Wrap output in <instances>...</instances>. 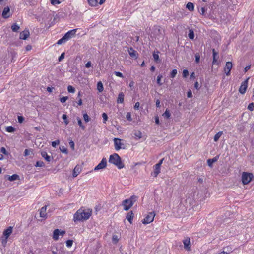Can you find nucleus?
Here are the masks:
<instances>
[{
    "label": "nucleus",
    "instance_id": "a878e982",
    "mask_svg": "<svg viewBox=\"0 0 254 254\" xmlns=\"http://www.w3.org/2000/svg\"><path fill=\"white\" fill-rule=\"evenodd\" d=\"M19 178V176L17 174H13L11 176H9L8 177V180L10 181H13L16 180Z\"/></svg>",
    "mask_w": 254,
    "mask_h": 254
},
{
    "label": "nucleus",
    "instance_id": "39448f33",
    "mask_svg": "<svg viewBox=\"0 0 254 254\" xmlns=\"http://www.w3.org/2000/svg\"><path fill=\"white\" fill-rule=\"evenodd\" d=\"M254 175L252 173L248 172H243L242 175V181L243 184L247 185L249 184L253 179Z\"/></svg>",
    "mask_w": 254,
    "mask_h": 254
},
{
    "label": "nucleus",
    "instance_id": "49530a36",
    "mask_svg": "<svg viewBox=\"0 0 254 254\" xmlns=\"http://www.w3.org/2000/svg\"><path fill=\"white\" fill-rule=\"evenodd\" d=\"M62 118L64 120L65 124L66 125H67L68 124L69 122H68V121L67 120V117L66 115L63 114V116H62Z\"/></svg>",
    "mask_w": 254,
    "mask_h": 254
},
{
    "label": "nucleus",
    "instance_id": "0eeeda50",
    "mask_svg": "<svg viewBox=\"0 0 254 254\" xmlns=\"http://www.w3.org/2000/svg\"><path fill=\"white\" fill-rule=\"evenodd\" d=\"M249 79V78H248L241 83V85L239 89V91L241 94H244L246 92L247 89L248 88Z\"/></svg>",
    "mask_w": 254,
    "mask_h": 254
},
{
    "label": "nucleus",
    "instance_id": "864d4df0",
    "mask_svg": "<svg viewBox=\"0 0 254 254\" xmlns=\"http://www.w3.org/2000/svg\"><path fill=\"white\" fill-rule=\"evenodd\" d=\"M113 242L115 243H117L118 242L119 239L118 236L116 235H113L112 237Z\"/></svg>",
    "mask_w": 254,
    "mask_h": 254
},
{
    "label": "nucleus",
    "instance_id": "a18cd8bd",
    "mask_svg": "<svg viewBox=\"0 0 254 254\" xmlns=\"http://www.w3.org/2000/svg\"><path fill=\"white\" fill-rule=\"evenodd\" d=\"M83 118L86 122H88L90 121V118L87 113L83 114Z\"/></svg>",
    "mask_w": 254,
    "mask_h": 254
},
{
    "label": "nucleus",
    "instance_id": "dca6fc26",
    "mask_svg": "<svg viewBox=\"0 0 254 254\" xmlns=\"http://www.w3.org/2000/svg\"><path fill=\"white\" fill-rule=\"evenodd\" d=\"M81 168L79 166H76L74 170H73V177H76L78 176V175H79L80 174V173L81 172Z\"/></svg>",
    "mask_w": 254,
    "mask_h": 254
},
{
    "label": "nucleus",
    "instance_id": "72a5a7b5",
    "mask_svg": "<svg viewBox=\"0 0 254 254\" xmlns=\"http://www.w3.org/2000/svg\"><path fill=\"white\" fill-rule=\"evenodd\" d=\"M7 239H8L7 238H6V237H1V244H2V245L3 247H5L6 246V245L7 244Z\"/></svg>",
    "mask_w": 254,
    "mask_h": 254
},
{
    "label": "nucleus",
    "instance_id": "c03bdc74",
    "mask_svg": "<svg viewBox=\"0 0 254 254\" xmlns=\"http://www.w3.org/2000/svg\"><path fill=\"white\" fill-rule=\"evenodd\" d=\"M177 73L176 69H173L171 72L170 76L171 78H174Z\"/></svg>",
    "mask_w": 254,
    "mask_h": 254
},
{
    "label": "nucleus",
    "instance_id": "423d86ee",
    "mask_svg": "<svg viewBox=\"0 0 254 254\" xmlns=\"http://www.w3.org/2000/svg\"><path fill=\"white\" fill-rule=\"evenodd\" d=\"M155 216V214L154 212H150L148 213L146 216L144 218L143 220H142V223L144 224H149L152 222L154 220V217Z\"/></svg>",
    "mask_w": 254,
    "mask_h": 254
},
{
    "label": "nucleus",
    "instance_id": "7ed1b4c3",
    "mask_svg": "<svg viewBox=\"0 0 254 254\" xmlns=\"http://www.w3.org/2000/svg\"><path fill=\"white\" fill-rule=\"evenodd\" d=\"M76 31V29L68 31L62 38L57 41V44L61 45L62 43L66 42L75 35Z\"/></svg>",
    "mask_w": 254,
    "mask_h": 254
},
{
    "label": "nucleus",
    "instance_id": "79ce46f5",
    "mask_svg": "<svg viewBox=\"0 0 254 254\" xmlns=\"http://www.w3.org/2000/svg\"><path fill=\"white\" fill-rule=\"evenodd\" d=\"M102 117H103V123H106V121L108 120V116L107 114L105 113H103L102 114Z\"/></svg>",
    "mask_w": 254,
    "mask_h": 254
},
{
    "label": "nucleus",
    "instance_id": "5701e85b",
    "mask_svg": "<svg viewBox=\"0 0 254 254\" xmlns=\"http://www.w3.org/2000/svg\"><path fill=\"white\" fill-rule=\"evenodd\" d=\"M213 52V62L212 63L213 64H215V63L217 62V57L218 56V53L215 51V49H213L212 50Z\"/></svg>",
    "mask_w": 254,
    "mask_h": 254
},
{
    "label": "nucleus",
    "instance_id": "ddd939ff",
    "mask_svg": "<svg viewBox=\"0 0 254 254\" xmlns=\"http://www.w3.org/2000/svg\"><path fill=\"white\" fill-rule=\"evenodd\" d=\"M12 232V227L10 226L5 229L3 233V237L8 238L10 234Z\"/></svg>",
    "mask_w": 254,
    "mask_h": 254
},
{
    "label": "nucleus",
    "instance_id": "09e8293b",
    "mask_svg": "<svg viewBox=\"0 0 254 254\" xmlns=\"http://www.w3.org/2000/svg\"><path fill=\"white\" fill-rule=\"evenodd\" d=\"M60 143V141L59 140H57L55 141L52 142L51 145L53 147H56L57 145H59Z\"/></svg>",
    "mask_w": 254,
    "mask_h": 254
},
{
    "label": "nucleus",
    "instance_id": "f8f14e48",
    "mask_svg": "<svg viewBox=\"0 0 254 254\" xmlns=\"http://www.w3.org/2000/svg\"><path fill=\"white\" fill-rule=\"evenodd\" d=\"M232 63L230 62H227L226 63L225 66L224 67V71L226 75L228 76L230 75L231 70L232 68Z\"/></svg>",
    "mask_w": 254,
    "mask_h": 254
},
{
    "label": "nucleus",
    "instance_id": "c85d7f7f",
    "mask_svg": "<svg viewBox=\"0 0 254 254\" xmlns=\"http://www.w3.org/2000/svg\"><path fill=\"white\" fill-rule=\"evenodd\" d=\"M222 134H223L222 131H219L217 133H216L214 137V141H215V142L219 140V139L220 138V137L221 136Z\"/></svg>",
    "mask_w": 254,
    "mask_h": 254
},
{
    "label": "nucleus",
    "instance_id": "5fc2aeb1",
    "mask_svg": "<svg viewBox=\"0 0 254 254\" xmlns=\"http://www.w3.org/2000/svg\"><path fill=\"white\" fill-rule=\"evenodd\" d=\"M114 74L118 77H122L123 78V74L120 72H119V71H115L114 72Z\"/></svg>",
    "mask_w": 254,
    "mask_h": 254
},
{
    "label": "nucleus",
    "instance_id": "cd10ccee",
    "mask_svg": "<svg viewBox=\"0 0 254 254\" xmlns=\"http://www.w3.org/2000/svg\"><path fill=\"white\" fill-rule=\"evenodd\" d=\"M97 89L100 92H102L104 90L103 84L101 81L97 83Z\"/></svg>",
    "mask_w": 254,
    "mask_h": 254
},
{
    "label": "nucleus",
    "instance_id": "393cba45",
    "mask_svg": "<svg viewBox=\"0 0 254 254\" xmlns=\"http://www.w3.org/2000/svg\"><path fill=\"white\" fill-rule=\"evenodd\" d=\"M217 159H218V157H215L212 159H209L207 160V163H208V166H209L210 167H212L213 164L214 162H216L217 161Z\"/></svg>",
    "mask_w": 254,
    "mask_h": 254
},
{
    "label": "nucleus",
    "instance_id": "9b49d317",
    "mask_svg": "<svg viewBox=\"0 0 254 254\" xmlns=\"http://www.w3.org/2000/svg\"><path fill=\"white\" fill-rule=\"evenodd\" d=\"M184 248L186 250H190L191 248L190 240L189 237H186L183 240Z\"/></svg>",
    "mask_w": 254,
    "mask_h": 254
},
{
    "label": "nucleus",
    "instance_id": "6e6552de",
    "mask_svg": "<svg viewBox=\"0 0 254 254\" xmlns=\"http://www.w3.org/2000/svg\"><path fill=\"white\" fill-rule=\"evenodd\" d=\"M107 166V160L103 158L101 161L94 168V171H98L105 168Z\"/></svg>",
    "mask_w": 254,
    "mask_h": 254
},
{
    "label": "nucleus",
    "instance_id": "1a4fd4ad",
    "mask_svg": "<svg viewBox=\"0 0 254 254\" xmlns=\"http://www.w3.org/2000/svg\"><path fill=\"white\" fill-rule=\"evenodd\" d=\"M65 233L64 231H60L58 229H55L53 232V239L54 240H58L59 236H63Z\"/></svg>",
    "mask_w": 254,
    "mask_h": 254
},
{
    "label": "nucleus",
    "instance_id": "c9c22d12",
    "mask_svg": "<svg viewBox=\"0 0 254 254\" xmlns=\"http://www.w3.org/2000/svg\"><path fill=\"white\" fill-rule=\"evenodd\" d=\"M163 116L167 119H169L170 117V113L168 109H166L165 112L162 115Z\"/></svg>",
    "mask_w": 254,
    "mask_h": 254
},
{
    "label": "nucleus",
    "instance_id": "2f4dec72",
    "mask_svg": "<svg viewBox=\"0 0 254 254\" xmlns=\"http://www.w3.org/2000/svg\"><path fill=\"white\" fill-rule=\"evenodd\" d=\"M188 37L190 39L193 40L194 38V32L192 29L189 30Z\"/></svg>",
    "mask_w": 254,
    "mask_h": 254
},
{
    "label": "nucleus",
    "instance_id": "e2e57ef3",
    "mask_svg": "<svg viewBox=\"0 0 254 254\" xmlns=\"http://www.w3.org/2000/svg\"><path fill=\"white\" fill-rule=\"evenodd\" d=\"M64 58V53H63L61 56L59 57V61H61Z\"/></svg>",
    "mask_w": 254,
    "mask_h": 254
},
{
    "label": "nucleus",
    "instance_id": "f257e3e1",
    "mask_svg": "<svg viewBox=\"0 0 254 254\" xmlns=\"http://www.w3.org/2000/svg\"><path fill=\"white\" fill-rule=\"evenodd\" d=\"M92 210L89 209L86 210L82 209H78L74 214L73 221L76 222L88 219L92 214Z\"/></svg>",
    "mask_w": 254,
    "mask_h": 254
},
{
    "label": "nucleus",
    "instance_id": "6ab92c4d",
    "mask_svg": "<svg viewBox=\"0 0 254 254\" xmlns=\"http://www.w3.org/2000/svg\"><path fill=\"white\" fill-rule=\"evenodd\" d=\"M128 53L130 57H131L133 58H137V53L136 51L133 50L132 48H130L128 49Z\"/></svg>",
    "mask_w": 254,
    "mask_h": 254
},
{
    "label": "nucleus",
    "instance_id": "f3484780",
    "mask_svg": "<svg viewBox=\"0 0 254 254\" xmlns=\"http://www.w3.org/2000/svg\"><path fill=\"white\" fill-rule=\"evenodd\" d=\"M41 155L42 157L47 162H50L52 160V158L50 156L48 155L46 151H42Z\"/></svg>",
    "mask_w": 254,
    "mask_h": 254
},
{
    "label": "nucleus",
    "instance_id": "a211bd4d",
    "mask_svg": "<svg viewBox=\"0 0 254 254\" xmlns=\"http://www.w3.org/2000/svg\"><path fill=\"white\" fill-rule=\"evenodd\" d=\"M46 210H47V206H44L42 207L41 209L40 210V216L41 218H46L47 214H46Z\"/></svg>",
    "mask_w": 254,
    "mask_h": 254
},
{
    "label": "nucleus",
    "instance_id": "7c9ffc66",
    "mask_svg": "<svg viewBox=\"0 0 254 254\" xmlns=\"http://www.w3.org/2000/svg\"><path fill=\"white\" fill-rule=\"evenodd\" d=\"M224 249L226 250L224 251V253L226 254H229L233 251V248L231 246H227L224 248Z\"/></svg>",
    "mask_w": 254,
    "mask_h": 254
},
{
    "label": "nucleus",
    "instance_id": "680f3d73",
    "mask_svg": "<svg viewBox=\"0 0 254 254\" xmlns=\"http://www.w3.org/2000/svg\"><path fill=\"white\" fill-rule=\"evenodd\" d=\"M18 120L19 123H21L23 122V121L24 120V118L22 116H18Z\"/></svg>",
    "mask_w": 254,
    "mask_h": 254
},
{
    "label": "nucleus",
    "instance_id": "052dcab7",
    "mask_svg": "<svg viewBox=\"0 0 254 254\" xmlns=\"http://www.w3.org/2000/svg\"><path fill=\"white\" fill-rule=\"evenodd\" d=\"M69 145L72 150L74 149V143L73 141H70L69 142Z\"/></svg>",
    "mask_w": 254,
    "mask_h": 254
},
{
    "label": "nucleus",
    "instance_id": "c756f323",
    "mask_svg": "<svg viewBox=\"0 0 254 254\" xmlns=\"http://www.w3.org/2000/svg\"><path fill=\"white\" fill-rule=\"evenodd\" d=\"M88 3L91 6H96L98 4L97 0H88Z\"/></svg>",
    "mask_w": 254,
    "mask_h": 254
},
{
    "label": "nucleus",
    "instance_id": "b1692460",
    "mask_svg": "<svg viewBox=\"0 0 254 254\" xmlns=\"http://www.w3.org/2000/svg\"><path fill=\"white\" fill-rule=\"evenodd\" d=\"M133 214L131 211L128 212L127 214V216H126L127 219L129 222V223L130 224L132 223V220L133 219Z\"/></svg>",
    "mask_w": 254,
    "mask_h": 254
},
{
    "label": "nucleus",
    "instance_id": "0e129e2a",
    "mask_svg": "<svg viewBox=\"0 0 254 254\" xmlns=\"http://www.w3.org/2000/svg\"><path fill=\"white\" fill-rule=\"evenodd\" d=\"M91 62L90 61H89L85 64V67L86 68H89L91 66Z\"/></svg>",
    "mask_w": 254,
    "mask_h": 254
},
{
    "label": "nucleus",
    "instance_id": "ea45409f",
    "mask_svg": "<svg viewBox=\"0 0 254 254\" xmlns=\"http://www.w3.org/2000/svg\"><path fill=\"white\" fill-rule=\"evenodd\" d=\"M67 90L70 93H74L75 91V88L71 86V85H68V87H67Z\"/></svg>",
    "mask_w": 254,
    "mask_h": 254
},
{
    "label": "nucleus",
    "instance_id": "603ef678",
    "mask_svg": "<svg viewBox=\"0 0 254 254\" xmlns=\"http://www.w3.org/2000/svg\"><path fill=\"white\" fill-rule=\"evenodd\" d=\"M68 97L67 96H64L60 98V101L62 103H64L66 102V101L68 99Z\"/></svg>",
    "mask_w": 254,
    "mask_h": 254
},
{
    "label": "nucleus",
    "instance_id": "de8ad7c7",
    "mask_svg": "<svg viewBox=\"0 0 254 254\" xmlns=\"http://www.w3.org/2000/svg\"><path fill=\"white\" fill-rule=\"evenodd\" d=\"M254 103H251L249 104L248 106V109L251 111H252L254 110Z\"/></svg>",
    "mask_w": 254,
    "mask_h": 254
},
{
    "label": "nucleus",
    "instance_id": "9d476101",
    "mask_svg": "<svg viewBox=\"0 0 254 254\" xmlns=\"http://www.w3.org/2000/svg\"><path fill=\"white\" fill-rule=\"evenodd\" d=\"M115 148L116 150H119L122 148H124V144L122 143L121 140L119 138H115L114 139Z\"/></svg>",
    "mask_w": 254,
    "mask_h": 254
},
{
    "label": "nucleus",
    "instance_id": "f704fd0d",
    "mask_svg": "<svg viewBox=\"0 0 254 254\" xmlns=\"http://www.w3.org/2000/svg\"><path fill=\"white\" fill-rule=\"evenodd\" d=\"M19 28L20 27L16 24H13L11 26V29L14 32H17Z\"/></svg>",
    "mask_w": 254,
    "mask_h": 254
},
{
    "label": "nucleus",
    "instance_id": "69168bd1",
    "mask_svg": "<svg viewBox=\"0 0 254 254\" xmlns=\"http://www.w3.org/2000/svg\"><path fill=\"white\" fill-rule=\"evenodd\" d=\"M30 150L28 149H25L24 152V156H26L29 155Z\"/></svg>",
    "mask_w": 254,
    "mask_h": 254
},
{
    "label": "nucleus",
    "instance_id": "f03ea898",
    "mask_svg": "<svg viewBox=\"0 0 254 254\" xmlns=\"http://www.w3.org/2000/svg\"><path fill=\"white\" fill-rule=\"evenodd\" d=\"M109 162L116 165L119 169L124 167V165L121 161V157L117 153H114L110 156Z\"/></svg>",
    "mask_w": 254,
    "mask_h": 254
},
{
    "label": "nucleus",
    "instance_id": "aec40b11",
    "mask_svg": "<svg viewBox=\"0 0 254 254\" xmlns=\"http://www.w3.org/2000/svg\"><path fill=\"white\" fill-rule=\"evenodd\" d=\"M160 166H159V165L156 164L154 166V172H153L154 176L155 177H156L159 174V173L160 172Z\"/></svg>",
    "mask_w": 254,
    "mask_h": 254
},
{
    "label": "nucleus",
    "instance_id": "4468645a",
    "mask_svg": "<svg viewBox=\"0 0 254 254\" xmlns=\"http://www.w3.org/2000/svg\"><path fill=\"white\" fill-rule=\"evenodd\" d=\"M29 36V32L28 30H24L20 33V39L26 40Z\"/></svg>",
    "mask_w": 254,
    "mask_h": 254
},
{
    "label": "nucleus",
    "instance_id": "a19ab883",
    "mask_svg": "<svg viewBox=\"0 0 254 254\" xmlns=\"http://www.w3.org/2000/svg\"><path fill=\"white\" fill-rule=\"evenodd\" d=\"M162 78V75H160V74L158 75V76L157 77V83L159 86H161L162 85V83L161 82V79Z\"/></svg>",
    "mask_w": 254,
    "mask_h": 254
},
{
    "label": "nucleus",
    "instance_id": "473e14b6",
    "mask_svg": "<svg viewBox=\"0 0 254 254\" xmlns=\"http://www.w3.org/2000/svg\"><path fill=\"white\" fill-rule=\"evenodd\" d=\"M158 54H159L158 51H156V52L154 51L153 53V57L154 60L156 62L158 61L159 59V56Z\"/></svg>",
    "mask_w": 254,
    "mask_h": 254
},
{
    "label": "nucleus",
    "instance_id": "bf43d9fd",
    "mask_svg": "<svg viewBox=\"0 0 254 254\" xmlns=\"http://www.w3.org/2000/svg\"><path fill=\"white\" fill-rule=\"evenodd\" d=\"M139 106H140V103H139V102H136V103L135 104L134 106V109H135V110H138V109H139Z\"/></svg>",
    "mask_w": 254,
    "mask_h": 254
},
{
    "label": "nucleus",
    "instance_id": "8fccbe9b",
    "mask_svg": "<svg viewBox=\"0 0 254 254\" xmlns=\"http://www.w3.org/2000/svg\"><path fill=\"white\" fill-rule=\"evenodd\" d=\"M73 244V241L71 240H67L66 242V246L67 247H70Z\"/></svg>",
    "mask_w": 254,
    "mask_h": 254
},
{
    "label": "nucleus",
    "instance_id": "412c9836",
    "mask_svg": "<svg viewBox=\"0 0 254 254\" xmlns=\"http://www.w3.org/2000/svg\"><path fill=\"white\" fill-rule=\"evenodd\" d=\"M124 101V94L123 92L119 93L117 99L118 103H122Z\"/></svg>",
    "mask_w": 254,
    "mask_h": 254
},
{
    "label": "nucleus",
    "instance_id": "37998d69",
    "mask_svg": "<svg viewBox=\"0 0 254 254\" xmlns=\"http://www.w3.org/2000/svg\"><path fill=\"white\" fill-rule=\"evenodd\" d=\"M35 166L36 167H43L44 166V163L43 161H38L36 162Z\"/></svg>",
    "mask_w": 254,
    "mask_h": 254
},
{
    "label": "nucleus",
    "instance_id": "338daca9",
    "mask_svg": "<svg viewBox=\"0 0 254 254\" xmlns=\"http://www.w3.org/2000/svg\"><path fill=\"white\" fill-rule=\"evenodd\" d=\"M187 97L188 98H191L192 97V93L190 90L188 91L187 92Z\"/></svg>",
    "mask_w": 254,
    "mask_h": 254
},
{
    "label": "nucleus",
    "instance_id": "4c0bfd02",
    "mask_svg": "<svg viewBox=\"0 0 254 254\" xmlns=\"http://www.w3.org/2000/svg\"><path fill=\"white\" fill-rule=\"evenodd\" d=\"M60 150L62 153H65L66 154H68V150L67 148L64 146L60 147Z\"/></svg>",
    "mask_w": 254,
    "mask_h": 254
},
{
    "label": "nucleus",
    "instance_id": "774afa93",
    "mask_svg": "<svg viewBox=\"0 0 254 254\" xmlns=\"http://www.w3.org/2000/svg\"><path fill=\"white\" fill-rule=\"evenodd\" d=\"M194 87L196 89H199V83L197 81H196L195 84H194Z\"/></svg>",
    "mask_w": 254,
    "mask_h": 254
},
{
    "label": "nucleus",
    "instance_id": "4be33fe9",
    "mask_svg": "<svg viewBox=\"0 0 254 254\" xmlns=\"http://www.w3.org/2000/svg\"><path fill=\"white\" fill-rule=\"evenodd\" d=\"M133 134H134L135 138L136 139H139L141 138V137L142 136V133L139 130L135 131L133 133Z\"/></svg>",
    "mask_w": 254,
    "mask_h": 254
},
{
    "label": "nucleus",
    "instance_id": "4d7b16f0",
    "mask_svg": "<svg viewBox=\"0 0 254 254\" xmlns=\"http://www.w3.org/2000/svg\"><path fill=\"white\" fill-rule=\"evenodd\" d=\"M200 60V56L199 54H196L195 55V62L198 63L199 62Z\"/></svg>",
    "mask_w": 254,
    "mask_h": 254
},
{
    "label": "nucleus",
    "instance_id": "3c124183",
    "mask_svg": "<svg viewBox=\"0 0 254 254\" xmlns=\"http://www.w3.org/2000/svg\"><path fill=\"white\" fill-rule=\"evenodd\" d=\"M188 75V71L187 69H184L183 71V77L186 78Z\"/></svg>",
    "mask_w": 254,
    "mask_h": 254
},
{
    "label": "nucleus",
    "instance_id": "bb28decb",
    "mask_svg": "<svg viewBox=\"0 0 254 254\" xmlns=\"http://www.w3.org/2000/svg\"><path fill=\"white\" fill-rule=\"evenodd\" d=\"M186 8L189 10L192 11L194 10V5L191 2H188L186 5Z\"/></svg>",
    "mask_w": 254,
    "mask_h": 254
},
{
    "label": "nucleus",
    "instance_id": "6e6d98bb",
    "mask_svg": "<svg viewBox=\"0 0 254 254\" xmlns=\"http://www.w3.org/2000/svg\"><path fill=\"white\" fill-rule=\"evenodd\" d=\"M126 118L127 119V120L131 121H132L131 116V114L129 112L127 113L126 115Z\"/></svg>",
    "mask_w": 254,
    "mask_h": 254
},
{
    "label": "nucleus",
    "instance_id": "20e7f679",
    "mask_svg": "<svg viewBox=\"0 0 254 254\" xmlns=\"http://www.w3.org/2000/svg\"><path fill=\"white\" fill-rule=\"evenodd\" d=\"M136 200V196L134 195L131 196L129 199L124 200L122 202V205L124 206V210L126 211L129 210Z\"/></svg>",
    "mask_w": 254,
    "mask_h": 254
},
{
    "label": "nucleus",
    "instance_id": "2eb2a0df",
    "mask_svg": "<svg viewBox=\"0 0 254 254\" xmlns=\"http://www.w3.org/2000/svg\"><path fill=\"white\" fill-rule=\"evenodd\" d=\"M10 9L8 7H5L2 11V17L4 18H8L10 16Z\"/></svg>",
    "mask_w": 254,
    "mask_h": 254
},
{
    "label": "nucleus",
    "instance_id": "13d9d810",
    "mask_svg": "<svg viewBox=\"0 0 254 254\" xmlns=\"http://www.w3.org/2000/svg\"><path fill=\"white\" fill-rule=\"evenodd\" d=\"M51 2L53 5L60 3V1L58 0H51Z\"/></svg>",
    "mask_w": 254,
    "mask_h": 254
},
{
    "label": "nucleus",
    "instance_id": "e433bc0d",
    "mask_svg": "<svg viewBox=\"0 0 254 254\" xmlns=\"http://www.w3.org/2000/svg\"><path fill=\"white\" fill-rule=\"evenodd\" d=\"M77 120L79 126L84 130L85 127L83 125L81 119L80 118L78 117L77 118Z\"/></svg>",
    "mask_w": 254,
    "mask_h": 254
},
{
    "label": "nucleus",
    "instance_id": "58836bf2",
    "mask_svg": "<svg viewBox=\"0 0 254 254\" xmlns=\"http://www.w3.org/2000/svg\"><path fill=\"white\" fill-rule=\"evenodd\" d=\"M6 130L8 132H13L15 130L14 128L12 126H8L6 128Z\"/></svg>",
    "mask_w": 254,
    "mask_h": 254
}]
</instances>
